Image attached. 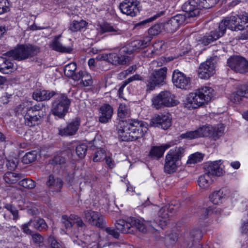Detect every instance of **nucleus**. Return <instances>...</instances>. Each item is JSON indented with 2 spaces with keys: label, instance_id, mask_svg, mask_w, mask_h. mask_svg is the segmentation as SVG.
Wrapping results in <instances>:
<instances>
[{
  "label": "nucleus",
  "instance_id": "nucleus-35",
  "mask_svg": "<svg viewBox=\"0 0 248 248\" xmlns=\"http://www.w3.org/2000/svg\"><path fill=\"white\" fill-rule=\"evenodd\" d=\"M238 21L239 23L238 30H245L246 27H248V14L246 13L245 14L240 15L237 17Z\"/></svg>",
  "mask_w": 248,
  "mask_h": 248
},
{
  "label": "nucleus",
  "instance_id": "nucleus-14",
  "mask_svg": "<svg viewBox=\"0 0 248 248\" xmlns=\"http://www.w3.org/2000/svg\"><path fill=\"white\" fill-rule=\"evenodd\" d=\"M137 6V0H124L120 3L119 9L123 14L133 17L139 12Z\"/></svg>",
  "mask_w": 248,
  "mask_h": 248
},
{
  "label": "nucleus",
  "instance_id": "nucleus-13",
  "mask_svg": "<svg viewBox=\"0 0 248 248\" xmlns=\"http://www.w3.org/2000/svg\"><path fill=\"white\" fill-rule=\"evenodd\" d=\"M205 103V99L196 92L190 93L184 102V106L188 109L197 108Z\"/></svg>",
  "mask_w": 248,
  "mask_h": 248
},
{
  "label": "nucleus",
  "instance_id": "nucleus-2",
  "mask_svg": "<svg viewBox=\"0 0 248 248\" xmlns=\"http://www.w3.org/2000/svg\"><path fill=\"white\" fill-rule=\"evenodd\" d=\"M151 221H145L132 217L128 221L124 219H119L115 223V228L117 230L123 233H133L134 228H136L139 231L146 232L149 227L152 226L149 223Z\"/></svg>",
  "mask_w": 248,
  "mask_h": 248
},
{
  "label": "nucleus",
  "instance_id": "nucleus-21",
  "mask_svg": "<svg viewBox=\"0 0 248 248\" xmlns=\"http://www.w3.org/2000/svg\"><path fill=\"white\" fill-rule=\"evenodd\" d=\"M220 160L216 161L204 165L205 172L211 176H220L223 173L222 169L218 164Z\"/></svg>",
  "mask_w": 248,
  "mask_h": 248
},
{
  "label": "nucleus",
  "instance_id": "nucleus-62",
  "mask_svg": "<svg viewBox=\"0 0 248 248\" xmlns=\"http://www.w3.org/2000/svg\"><path fill=\"white\" fill-rule=\"evenodd\" d=\"M48 241L50 243L51 248H62V245L53 236H49L48 238Z\"/></svg>",
  "mask_w": 248,
  "mask_h": 248
},
{
  "label": "nucleus",
  "instance_id": "nucleus-24",
  "mask_svg": "<svg viewBox=\"0 0 248 248\" xmlns=\"http://www.w3.org/2000/svg\"><path fill=\"white\" fill-rule=\"evenodd\" d=\"M168 211L165 208H162L158 211V217L153 218V221L158 224L162 229L167 225L166 219L169 217Z\"/></svg>",
  "mask_w": 248,
  "mask_h": 248
},
{
  "label": "nucleus",
  "instance_id": "nucleus-47",
  "mask_svg": "<svg viewBox=\"0 0 248 248\" xmlns=\"http://www.w3.org/2000/svg\"><path fill=\"white\" fill-rule=\"evenodd\" d=\"M77 69V64L75 62H71L66 65L64 67V74L66 76L70 78L75 73Z\"/></svg>",
  "mask_w": 248,
  "mask_h": 248
},
{
  "label": "nucleus",
  "instance_id": "nucleus-8",
  "mask_svg": "<svg viewBox=\"0 0 248 248\" xmlns=\"http://www.w3.org/2000/svg\"><path fill=\"white\" fill-rule=\"evenodd\" d=\"M167 72V68L166 67L154 71L146 80V91H153L156 86L163 84Z\"/></svg>",
  "mask_w": 248,
  "mask_h": 248
},
{
  "label": "nucleus",
  "instance_id": "nucleus-10",
  "mask_svg": "<svg viewBox=\"0 0 248 248\" xmlns=\"http://www.w3.org/2000/svg\"><path fill=\"white\" fill-rule=\"evenodd\" d=\"M216 64V59L214 58L202 63L198 71L199 77L202 79H208L215 74Z\"/></svg>",
  "mask_w": 248,
  "mask_h": 248
},
{
  "label": "nucleus",
  "instance_id": "nucleus-18",
  "mask_svg": "<svg viewBox=\"0 0 248 248\" xmlns=\"http://www.w3.org/2000/svg\"><path fill=\"white\" fill-rule=\"evenodd\" d=\"M63 184V182L61 178L55 177L52 174L48 176L46 182L48 192L50 194L52 193L53 195L61 192Z\"/></svg>",
  "mask_w": 248,
  "mask_h": 248
},
{
  "label": "nucleus",
  "instance_id": "nucleus-4",
  "mask_svg": "<svg viewBox=\"0 0 248 248\" xmlns=\"http://www.w3.org/2000/svg\"><path fill=\"white\" fill-rule=\"evenodd\" d=\"M185 149L182 147H176L169 151L166 156L164 167V172L168 174L175 172L180 161L184 155Z\"/></svg>",
  "mask_w": 248,
  "mask_h": 248
},
{
  "label": "nucleus",
  "instance_id": "nucleus-44",
  "mask_svg": "<svg viewBox=\"0 0 248 248\" xmlns=\"http://www.w3.org/2000/svg\"><path fill=\"white\" fill-rule=\"evenodd\" d=\"M129 115V110L123 104H120L118 109V117L123 120V119L128 117Z\"/></svg>",
  "mask_w": 248,
  "mask_h": 248
},
{
  "label": "nucleus",
  "instance_id": "nucleus-7",
  "mask_svg": "<svg viewBox=\"0 0 248 248\" xmlns=\"http://www.w3.org/2000/svg\"><path fill=\"white\" fill-rule=\"evenodd\" d=\"M152 104L156 109L167 107L176 106L178 101L174 99V96L169 91L161 92L154 96L152 99Z\"/></svg>",
  "mask_w": 248,
  "mask_h": 248
},
{
  "label": "nucleus",
  "instance_id": "nucleus-53",
  "mask_svg": "<svg viewBox=\"0 0 248 248\" xmlns=\"http://www.w3.org/2000/svg\"><path fill=\"white\" fill-rule=\"evenodd\" d=\"M106 152L104 150L101 149L97 150L94 154L93 161L94 162L101 161L106 158Z\"/></svg>",
  "mask_w": 248,
  "mask_h": 248
},
{
  "label": "nucleus",
  "instance_id": "nucleus-60",
  "mask_svg": "<svg viewBox=\"0 0 248 248\" xmlns=\"http://www.w3.org/2000/svg\"><path fill=\"white\" fill-rule=\"evenodd\" d=\"M65 162V158L60 155H56L52 160H50V163L53 165H61L64 164Z\"/></svg>",
  "mask_w": 248,
  "mask_h": 248
},
{
  "label": "nucleus",
  "instance_id": "nucleus-15",
  "mask_svg": "<svg viewBox=\"0 0 248 248\" xmlns=\"http://www.w3.org/2000/svg\"><path fill=\"white\" fill-rule=\"evenodd\" d=\"M62 222L66 229L71 228L74 224H76L78 228L82 230H85L87 228V225L82 218L74 214H71L69 217L63 215L62 217Z\"/></svg>",
  "mask_w": 248,
  "mask_h": 248
},
{
  "label": "nucleus",
  "instance_id": "nucleus-5",
  "mask_svg": "<svg viewBox=\"0 0 248 248\" xmlns=\"http://www.w3.org/2000/svg\"><path fill=\"white\" fill-rule=\"evenodd\" d=\"M39 52L40 48L36 46L21 45L4 54L12 57L15 60L22 61L31 58L36 55Z\"/></svg>",
  "mask_w": 248,
  "mask_h": 248
},
{
  "label": "nucleus",
  "instance_id": "nucleus-49",
  "mask_svg": "<svg viewBox=\"0 0 248 248\" xmlns=\"http://www.w3.org/2000/svg\"><path fill=\"white\" fill-rule=\"evenodd\" d=\"M199 134V131H198L197 129L194 131H188L185 133L182 134L181 135L180 137L182 139L192 140L200 138Z\"/></svg>",
  "mask_w": 248,
  "mask_h": 248
},
{
  "label": "nucleus",
  "instance_id": "nucleus-51",
  "mask_svg": "<svg viewBox=\"0 0 248 248\" xmlns=\"http://www.w3.org/2000/svg\"><path fill=\"white\" fill-rule=\"evenodd\" d=\"M4 208L9 211L13 216V219L16 220L19 218L18 211L16 208L10 204H6Z\"/></svg>",
  "mask_w": 248,
  "mask_h": 248
},
{
  "label": "nucleus",
  "instance_id": "nucleus-59",
  "mask_svg": "<svg viewBox=\"0 0 248 248\" xmlns=\"http://www.w3.org/2000/svg\"><path fill=\"white\" fill-rule=\"evenodd\" d=\"M173 20L175 21L176 23L178 24V27L182 24L186 19V16L185 15L178 14L171 17Z\"/></svg>",
  "mask_w": 248,
  "mask_h": 248
},
{
  "label": "nucleus",
  "instance_id": "nucleus-36",
  "mask_svg": "<svg viewBox=\"0 0 248 248\" xmlns=\"http://www.w3.org/2000/svg\"><path fill=\"white\" fill-rule=\"evenodd\" d=\"M37 152L31 151L27 153L22 157V161L24 164H30L36 159Z\"/></svg>",
  "mask_w": 248,
  "mask_h": 248
},
{
  "label": "nucleus",
  "instance_id": "nucleus-37",
  "mask_svg": "<svg viewBox=\"0 0 248 248\" xmlns=\"http://www.w3.org/2000/svg\"><path fill=\"white\" fill-rule=\"evenodd\" d=\"M163 28V26L162 23L155 24L149 29V36L148 37H151L152 39L153 36H156L161 32Z\"/></svg>",
  "mask_w": 248,
  "mask_h": 248
},
{
  "label": "nucleus",
  "instance_id": "nucleus-3",
  "mask_svg": "<svg viewBox=\"0 0 248 248\" xmlns=\"http://www.w3.org/2000/svg\"><path fill=\"white\" fill-rule=\"evenodd\" d=\"M219 0H189L182 6L184 11L188 17H195L199 15L202 9H209L214 6Z\"/></svg>",
  "mask_w": 248,
  "mask_h": 248
},
{
  "label": "nucleus",
  "instance_id": "nucleus-16",
  "mask_svg": "<svg viewBox=\"0 0 248 248\" xmlns=\"http://www.w3.org/2000/svg\"><path fill=\"white\" fill-rule=\"evenodd\" d=\"M80 119L76 118L68 123L65 127L61 126L59 128V134L62 137L74 135L80 125Z\"/></svg>",
  "mask_w": 248,
  "mask_h": 248
},
{
  "label": "nucleus",
  "instance_id": "nucleus-9",
  "mask_svg": "<svg viewBox=\"0 0 248 248\" xmlns=\"http://www.w3.org/2000/svg\"><path fill=\"white\" fill-rule=\"evenodd\" d=\"M228 66L235 72L244 74L248 72V61L241 56H232L227 61Z\"/></svg>",
  "mask_w": 248,
  "mask_h": 248
},
{
  "label": "nucleus",
  "instance_id": "nucleus-56",
  "mask_svg": "<svg viewBox=\"0 0 248 248\" xmlns=\"http://www.w3.org/2000/svg\"><path fill=\"white\" fill-rule=\"evenodd\" d=\"M10 10L9 3L7 0H0V15Z\"/></svg>",
  "mask_w": 248,
  "mask_h": 248
},
{
  "label": "nucleus",
  "instance_id": "nucleus-64",
  "mask_svg": "<svg viewBox=\"0 0 248 248\" xmlns=\"http://www.w3.org/2000/svg\"><path fill=\"white\" fill-rule=\"evenodd\" d=\"M238 92L243 97L248 98V85H242L238 87Z\"/></svg>",
  "mask_w": 248,
  "mask_h": 248
},
{
  "label": "nucleus",
  "instance_id": "nucleus-63",
  "mask_svg": "<svg viewBox=\"0 0 248 248\" xmlns=\"http://www.w3.org/2000/svg\"><path fill=\"white\" fill-rule=\"evenodd\" d=\"M118 55L115 53H108V62L114 65H118Z\"/></svg>",
  "mask_w": 248,
  "mask_h": 248
},
{
  "label": "nucleus",
  "instance_id": "nucleus-58",
  "mask_svg": "<svg viewBox=\"0 0 248 248\" xmlns=\"http://www.w3.org/2000/svg\"><path fill=\"white\" fill-rule=\"evenodd\" d=\"M164 14V12L161 11L159 13L156 14L154 16H152L147 19H146L142 21L139 22L138 23H137L136 24V26L144 25L147 24V23H149L150 22H151V21L156 19L157 17L160 16H162Z\"/></svg>",
  "mask_w": 248,
  "mask_h": 248
},
{
  "label": "nucleus",
  "instance_id": "nucleus-32",
  "mask_svg": "<svg viewBox=\"0 0 248 248\" xmlns=\"http://www.w3.org/2000/svg\"><path fill=\"white\" fill-rule=\"evenodd\" d=\"M13 66L14 64L10 60L0 57V71L4 73H8L6 70L12 69Z\"/></svg>",
  "mask_w": 248,
  "mask_h": 248
},
{
  "label": "nucleus",
  "instance_id": "nucleus-27",
  "mask_svg": "<svg viewBox=\"0 0 248 248\" xmlns=\"http://www.w3.org/2000/svg\"><path fill=\"white\" fill-rule=\"evenodd\" d=\"M197 92L201 95L206 103L209 102L213 97L214 90L210 87H203L199 89Z\"/></svg>",
  "mask_w": 248,
  "mask_h": 248
},
{
  "label": "nucleus",
  "instance_id": "nucleus-42",
  "mask_svg": "<svg viewBox=\"0 0 248 248\" xmlns=\"http://www.w3.org/2000/svg\"><path fill=\"white\" fill-rule=\"evenodd\" d=\"M197 129L199 131L200 137H208L211 135L212 126L209 124H206L199 127Z\"/></svg>",
  "mask_w": 248,
  "mask_h": 248
},
{
  "label": "nucleus",
  "instance_id": "nucleus-38",
  "mask_svg": "<svg viewBox=\"0 0 248 248\" xmlns=\"http://www.w3.org/2000/svg\"><path fill=\"white\" fill-rule=\"evenodd\" d=\"M86 24V22L83 20L79 21L74 20L70 24L69 30L74 32L77 31L85 27Z\"/></svg>",
  "mask_w": 248,
  "mask_h": 248
},
{
  "label": "nucleus",
  "instance_id": "nucleus-20",
  "mask_svg": "<svg viewBox=\"0 0 248 248\" xmlns=\"http://www.w3.org/2000/svg\"><path fill=\"white\" fill-rule=\"evenodd\" d=\"M223 35V32L220 31L218 28L215 31H211L208 35L199 37L197 41L199 44L207 46Z\"/></svg>",
  "mask_w": 248,
  "mask_h": 248
},
{
  "label": "nucleus",
  "instance_id": "nucleus-43",
  "mask_svg": "<svg viewBox=\"0 0 248 248\" xmlns=\"http://www.w3.org/2000/svg\"><path fill=\"white\" fill-rule=\"evenodd\" d=\"M28 107L25 103H22L17 106L14 109L16 115L19 116L20 115L24 116L28 111Z\"/></svg>",
  "mask_w": 248,
  "mask_h": 248
},
{
  "label": "nucleus",
  "instance_id": "nucleus-22",
  "mask_svg": "<svg viewBox=\"0 0 248 248\" xmlns=\"http://www.w3.org/2000/svg\"><path fill=\"white\" fill-rule=\"evenodd\" d=\"M170 144H164L160 146H153L150 151L149 156L153 159H159L164 154L166 150L170 147Z\"/></svg>",
  "mask_w": 248,
  "mask_h": 248
},
{
  "label": "nucleus",
  "instance_id": "nucleus-29",
  "mask_svg": "<svg viewBox=\"0 0 248 248\" xmlns=\"http://www.w3.org/2000/svg\"><path fill=\"white\" fill-rule=\"evenodd\" d=\"M50 48L53 50L60 52L70 53L72 50V48L70 47L63 46L59 40H53L49 44Z\"/></svg>",
  "mask_w": 248,
  "mask_h": 248
},
{
  "label": "nucleus",
  "instance_id": "nucleus-48",
  "mask_svg": "<svg viewBox=\"0 0 248 248\" xmlns=\"http://www.w3.org/2000/svg\"><path fill=\"white\" fill-rule=\"evenodd\" d=\"M44 115H37L35 114L33 116L30 117V118L28 119H25V124L26 125L29 126L30 127L34 126L36 124V123L39 121Z\"/></svg>",
  "mask_w": 248,
  "mask_h": 248
},
{
  "label": "nucleus",
  "instance_id": "nucleus-12",
  "mask_svg": "<svg viewBox=\"0 0 248 248\" xmlns=\"http://www.w3.org/2000/svg\"><path fill=\"white\" fill-rule=\"evenodd\" d=\"M172 80L177 88L186 90L191 87L190 78L178 70L174 71Z\"/></svg>",
  "mask_w": 248,
  "mask_h": 248
},
{
  "label": "nucleus",
  "instance_id": "nucleus-30",
  "mask_svg": "<svg viewBox=\"0 0 248 248\" xmlns=\"http://www.w3.org/2000/svg\"><path fill=\"white\" fill-rule=\"evenodd\" d=\"M198 182L201 187L205 188L208 187L212 183L213 180L210 175L205 172L204 174L199 177Z\"/></svg>",
  "mask_w": 248,
  "mask_h": 248
},
{
  "label": "nucleus",
  "instance_id": "nucleus-25",
  "mask_svg": "<svg viewBox=\"0 0 248 248\" xmlns=\"http://www.w3.org/2000/svg\"><path fill=\"white\" fill-rule=\"evenodd\" d=\"M151 41V37H145L142 40H137L131 43L130 46L132 50L136 51L139 49H143L149 46Z\"/></svg>",
  "mask_w": 248,
  "mask_h": 248
},
{
  "label": "nucleus",
  "instance_id": "nucleus-41",
  "mask_svg": "<svg viewBox=\"0 0 248 248\" xmlns=\"http://www.w3.org/2000/svg\"><path fill=\"white\" fill-rule=\"evenodd\" d=\"M32 239L33 242L37 245L40 248H46V245L44 244V237L39 233H33L31 235Z\"/></svg>",
  "mask_w": 248,
  "mask_h": 248
},
{
  "label": "nucleus",
  "instance_id": "nucleus-1",
  "mask_svg": "<svg viewBox=\"0 0 248 248\" xmlns=\"http://www.w3.org/2000/svg\"><path fill=\"white\" fill-rule=\"evenodd\" d=\"M147 130L144 123L138 120H120L117 125L119 138L124 141H133L141 138Z\"/></svg>",
  "mask_w": 248,
  "mask_h": 248
},
{
  "label": "nucleus",
  "instance_id": "nucleus-50",
  "mask_svg": "<svg viewBox=\"0 0 248 248\" xmlns=\"http://www.w3.org/2000/svg\"><path fill=\"white\" fill-rule=\"evenodd\" d=\"M80 83L83 84V86L85 87L91 86L93 83L91 76L86 72L84 71Z\"/></svg>",
  "mask_w": 248,
  "mask_h": 248
},
{
  "label": "nucleus",
  "instance_id": "nucleus-39",
  "mask_svg": "<svg viewBox=\"0 0 248 248\" xmlns=\"http://www.w3.org/2000/svg\"><path fill=\"white\" fill-rule=\"evenodd\" d=\"M224 129V128L223 125H220L219 127L212 126V131H211V135L210 136L214 140H217L223 135Z\"/></svg>",
  "mask_w": 248,
  "mask_h": 248
},
{
  "label": "nucleus",
  "instance_id": "nucleus-26",
  "mask_svg": "<svg viewBox=\"0 0 248 248\" xmlns=\"http://www.w3.org/2000/svg\"><path fill=\"white\" fill-rule=\"evenodd\" d=\"M224 189H220L215 191L210 196V201L215 204H218L222 202V200L225 198L227 194Z\"/></svg>",
  "mask_w": 248,
  "mask_h": 248
},
{
  "label": "nucleus",
  "instance_id": "nucleus-40",
  "mask_svg": "<svg viewBox=\"0 0 248 248\" xmlns=\"http://www.w3.org/2000/svg\"><path fill=\"white\" fill-rule=\"evenodd\" d=\"M97 179V177L92 174L88 175L82 178V181L80 183V188L83 187L84 185H89L91 187H92L93 183Z\"/></svg>",
  "mask_w": 248,
  "mask_h": 248
},
{
  "label": "nucleus",
  "instance_id": "nucleus-17",
  "mask_svg": "<svg viewBox=\"0 0 248 248\" xmlns=\"http://www.w3.org/2000/svg\"><path fill=\"white\" fill-rule=\"evenodd\" d=\"M150 124L152 126H160L163 129H167L171 126V118L168 114L158 115L151 119Z\"/></svg>",
  "mask_w": 248,
  "mask_h": 248
},
{
  "label": "nucleus",
  "instance_id": "nucleus-34",
  "mask_svg": "<svg viewBox=\"0 0 248 248\" xmlns=\"http://www.w3.org/2000/svg\"><path fill=\"white\" fill-rule=\"evenodd\" d=\"M3 179L9 184H16L19 180L18 174L14 172H7L3 176Z\"/></svg>",
  "mask_w": 248,
  "mask_h": 248
},
{
  "label": "nucleus",
  "instance_id": "nucleus-52",
  "mask_svg": "<svg viewBox=\"0 0 248 248\" xmlns=\"http://www.w3.org/2000/svg\"><path fill=\"white\" fill-rule=\"evenodd\" d=\"M88 147L86 144H82L77 146L76 152L77 155L80 158H83L85 155Z\"/></svg>",
  "mask_w": 248,
  "mask_h": 248
},
{
  "label": "nucleus",
  "instance_id": "nucleus-46",
  "mask_svg": "<svg viewBox=\"0 0 248 248\" xmlns=\"http://www.w3.org/2000/svg\"><path fill=\"white\" fill-rule=\"evenodd\" d=\"M18 184L26 188L32 189L35 186V182L32 179L24 178L20 181H18Z\"/></svg>",
  "mask_w": 248,
  "mask_h": 248
},
{
  "label": "nucleus",
  "instance_id": "nucleus-28",
  "mask_svg": "<svg viewBox=\"0 0 248 248\" xmlns=\"http://www.w3.org/2000/svg\"><path fill=\"white\" fill-rule=\"evenodd\" d=\"M31 226L38 231H44L47 230L48 226L45 220L41 218L36 217L30 220Z\"/></svg>",
  "mask_w": 248,
  "mask_h": 248
},
{
  "label": "nucleus",
  "instance_id": "nucleus-55",
  "mask_svg": "<svg viewBox=\"0 0 248 248\" xmlns=\"http://www.w3.org/2000/svg\"><path fill=\"white\" fill-rule=\"evenodd\" d=\"M173 60L172 57H161L158 58L156 61H153L154 63H156L158 66H162L163 64H165L167 62H170Z\"/></svg>",
  "mask_w": 248,
  "mask_h": 248
},
{
  "label": "nucleus",
  "instance_id": "nucleus-54",
  "mask_svg": "<svg viewBox=\"0 0 248 248\" xmlns=\"http://www.w3.org/2000/svg\"><path fill=\"white\" fill-rule=\"evenodd\" d=\"M190 235L195 242L199 241L202 237V232L199 229L192 230L190 233Z\"/></svg>",
  "mask_w": 248,
  "mask_h": 248
},
{
  "label": "nucleus",
  "instance_id": "nucleus-6",
  "mask_svg": "<svg viewBox=\"0 0 248 248\" xmlns=\"http://www.w3.org/2000/svg\"><path fill=\"white\" fill-rule=\"evenodd\" d=\"M71 100L65 94H57L52 102L51 112L55 116L62 119L68 112Z\"/></svg>",
  "mask_w": 248,
  "mask_h": 248
},
{
  "label": "nucleus",
  "instance_id": "nucleus-33",
  "mask_svg": "<svg viewBox=\"0 0 248 248\" xmlns=\"http://www.w3.org/2000/svg\"><path fill=\"white\" fill-rule=\"evenodd\" d=\"M164 29L168 33H172L175 31L179 28L175 21L170 18L167 22L163 24Z\"/></svg>",
  "mask_w": 248,
  "mask_h": 248
},
{
  "label": "nucleus",
  "instance_id": "nucleus-11",
  "mask_svg": "<svg viewBox=\"0 0 248 248\" xmlns=\"http://www.w3.org/2000/svg\"><path fill=\"white\" fill-rule=\"evenodd\" d=\"M83 216L85 221L90 224L101 229L105 228L106 221L103 216L98 212L92 210H85Z\"/></svg>",
  "mask_w": 248,
  "mask_h": 248
},
{
  "label": "nucleus",
  "instance_id": "nucleus-45",
  "mask_svg": "<svg viewBox=\"0 0 248 248\" xmlns=\"http://www.w3.org/2000/svg\"><path fill=\"white\" fill-rule=\"evenodd\" d=\"M203 155L200 153H196L191 155L187 161V164H195L201 162L203 158Z\"/></svg>",
  "mask_w": 248,
  "mask_h": 248
},
{
  "label": "nucleus",
  "instance_id": "nucleus-31",
  "mask_svg": "<svg viewBox=\"0 0 248 248\" xmlns=\"http://www.w3.org/2000/svg\"><path fill=\"white\" fill-rule=\"evenodd\" d=\"M103 31L105 32H111L112 35H116L122 37H124V31H123L109 24L105 25L103 28Z\"/></svg>",
  "mask_w": 248,
  "mask_h": 248
},
{
  "label": "nucleus",
  "instance_id": "nucleus-61",
  "mask_svg": "<svg viewBox=\"0 0 248 248\" xmlns=\"http://www.w3.org/2000/svg\"><path fill=\"white\" fill-rule=\"evenodd\" d=\"M214 208L211 206H209L206 209H203L202 210V214L200 216V218L201 219H204L207 218L209 215L212 214L213 212Z\"/></svg>",
  "mask_w": 248,
  "mask_h": 248
},
{
  "label": "nucleus",
  "instance_id": "nucleus-19",
  "mask_svg": "<svg viewBox=\"0 0 248 248\" xmlns=\"http://www.w3.org/2000/svg\"><path fill=\"white\" fill-rule=\"evenodd\" d=\"M237 21L238 18L237 16L227 17L220 22L218 28V30L223 32V35L226 32L227 28L232 31H238L237 26H238L239 23L237 22Z\"/></svg>",
  "mask_w": 248,
  "mask_h": 248
},
{
  "label": "nucleus",
  "instance_id": "nucleus-57",
  "mask_svg": "<svg viewBox=\"0 0 248 248\" xmlns=\"http://www.w3.org/2000/svg\"><path fill=\"white\" fill-rule=\"evenodd\" d=\"M243 97L242 95L238 92V88L236 92L232 93L230 96V100L234 103H237L240 101Z\"/></svg>",
  "mask_w": 248,
  "mask_h": 248
},
{
  "label": "nucleus",
  "instance_id": "nucleus-23",
  "mask_svg": "<svg viewBox=\"0 0 248 248\" xmlns=\"http://www.w3.org/2000/svg\"><path fill=\"white\" fill-rule=\"evenodd\" d=\"M101 115L99 118V121L102 123H107L110 120L112 114L113 109L108 104H105L100 108Z\"/></svg>",
  "mask_w": 248,
  "mask_h": 248
}]
</instances>
